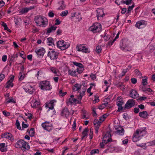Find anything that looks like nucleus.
Wrapping results in <instances>:
<instances>
[{"label": "nucleus", "mask_w": 155, "mask_h": 155, "mask_svg": "<svg viewBox=\"0 0 155 155\" xmlns=\"http://www.w3.org/2000/svg\"><path fill=\"white\" fill-rule=\"evenodd\" d=\"M15 147L17 148H21L23 152L28 150L30 149V146L28 143L22 139L17 141L15 144Z\"/></svg>", "instance_id": "f257e3e1"}, {"label": "nucleus", "mask_w": 155, "mask_h": 155, "mask_svg": "<svg viewBox=\"0 0 155 155\" xmlns=\"http://www.w3.org/2000/svg\"><path fill=\"white\" fill-rule=\"evenodd\" d=\"M34 20L37 25L39 26L45 27L48 22L47 19L46 18L40 15L36 16Z\"/></svg>", "instance_id": "f03ea898"}, {"label": "nucleus", "mask_w": 155, "mask_h": 155, "mask_svg": "<svg viewBox=\"0 0 155 155\" xmlns=\"http://www.w3.org/2000/svg\"><path fill=\"white\" fill-rule=\"evenodd\" d=\"M39 87L41 90H50L52 88L50 82L44 81L41 82L39 83Z\"/></svg>", "instance_id": "7ed1b4c3"}, {"label": "nucleus", "mask_w": 155, "mask_h": 155, "mask_svg": "<svg viewBox=\"0 0 155 155\" xmlns=\"http://www.w3.org/2000/svg\"><path fill=\"white\" fill-rule=\"evenodd\" d=\"M89 29L94 33L100 32L101 31V25L99 23H95L90 27Z\"/></svg>", "instance_id": "20e7f679"}, {"label": "nucleus", "mask_w": 155, "mask_h": 155, "mask_svg": "<svg viewBox=\"0 0 155 155\" xmlns=\"http://www.w3.org/2000/svg\"><path fill=\"white\" fill-rule=\"evenodd\" d=\"M57 46L61 50H63L68 48L70 46V44L63 40L59 41L57 42Z\"/></svg>", "instance_id": "39448f33"}, {"label": "nucleus", "mask_w": 155, "mask_h": 155, "mask_svg": "<svg viewBox=\"0 0 155 155\" xmlns=\"http://www.w3.org/2000/svg\"><path fill=\"white\" fill-rule=\"evenodd\" d=\"M59 53L53 50H51L48 53V56L51 60L56 59L58 57Z\"/></svg>", "instance_id": "423d86ee"}, {"label": "nucleus", "mask_w": 155, "mask_h": 155, "mask_svg": "<svg viewBox=\"0 0 155 155\" xmlns=\"http://www.w3.org/2000/svg\"><path fill=\"white\" fill-rule=\"evenodd\" d=\"M77 51H81L83 52L86 53L90 52V51L86 47L84 46L83 45H77L76 47Z\"/></svg>", "instance_id": "0eeeda50"}, {"label": "nucleus", "mask_w": 155, "mask_h": 155, "mask_svg": "<svg viewBox=\"0 0 155 155\" xmlns=\"http://www.w3.org/2000/svg\"><path fill=\"white\" fill-rule=\"evenodd\" d=\"M135 101V100L133 99L129 100L125 105V108L128 109L132 107L134 105Z\"/></svg>", "instance_id": "6e6552de"}, {"label": "nucleus", "mask_w": 155, "mask_h": 155, "mask_svg": "<svg viewBox=\"0 0 155 155\" xmlns=\"http://www.w3.org/2000/svg\"><path fill=\"white\" fill-rule=\"evenodd\" d=\"M41 125L44 129L48 131H50L52 130L53 126L51 124L47 122L43 123Z\"/></svg>", "instance_id": "1a4fd4ad"}, {"label": "nucleus", "mask_w": 155, "mask_h": 155, "mask_svg": "<svg viewBox=\"0 0 155 155\" xmlns=\"http://www.w3.org/2000/svg\"><path fill=\"white\" fill-rule=\"evenodd\" d=\"M111 135L109 132H107L103 138L104 142L107 144L109 142L112 141V139L111 138Z\"/></svg>", "instance_id": "9d476101"}, {"label": "nucleus", "mask_w": 155, "mask_h": 155, "mask_svg": "<svg viewBox=\"0 0 155 155\" xmlns=\"http://www.w3.org/2000/svg\"><path fill=\"white\" fill-rule=\"evenodd\" d=\"M138 130H136L133 136L132 140L134 142H137L141 139V136Z\"/></svg>", "instance_id": "9b49d317"}, {"label": "nucleus", "mask_w": 155, "mask_h": 155, "mask_svg": "<svg viewBox=\"0 0 155 155\" xmlns=\"http://www.w3.org/2000/svg\"><path fill=\"white\" fill-rule=\"evenodd\" d=\"M23 88L26 92H28L30 94H32L34 92L33 87L29 84H26Z\"/></svg>", "instance_id": "f8f14e48"}, {"label": "nucleus", "mask_w": 155, "mask_h": 155, "mask_svg": "<svg viewBox=\"0 0 155 155\" xmlns=\"http://www.w3.org/2000/svg\"><path fill=\"white\" fill-rule=\"evenodd\" d=\"M56 102V101L55 100H53L50 101L49 102H47L46 104L45 107L48 108L49 109L53 110L54 105V104Z\"/></svg>", "instance_id": "ddd939ff"}, {"label": "nucleus", "mask_w": 155, "mask_h": 155, "mask_svg": "<svg viewBox=\"0 0 155 155\" xmlns=\"http://www.w3.org/2000/svg\"><path fill=\"white\" fill-rule=\"evenodd\" d=\"M35 51L39 57L43 56L45 52V49L42 48L38 49H36Z\"/></svg>", "instance_id": "4468645a"}, {"label": "nucleus", "mask_w": 155, "mask_h": 155, "mask_svg": "<svg viewBox=\"0 0 155 155\" xmlns=\"http://www.w3.org/2000/svg\"><path fill=\"white\" fill-rule=\"evenodd\" d=\"M2 138H8L11 141H13L14 140V138L13 135L9 133H5L3 135H2Z\"/></svg>", "instance_id": "2eb2a0df"}, {"label": "nucleus", "mask_w": 155, "mask_h": 155, "mask_svg": "<svg viewBox=\"0 0 155 155\" xmlns=\"http://www.w3.org/2000/svg\"><path fill=\"white\" fill-rule=\"evenodd\" d=\"M96 11L97 13V19L98 20H99L100 18L103 17V15H104L103 10L101 8H98Z\"/></svg>", "instance_id": "dca6fc26"}, {"label": "nucleus", "mask_w": 155, "mask_h": 155, "mask_svg": "<svg viewBox=\"0 0 155 155\" xmlns=\"http://www.w3.org/2000/svg\"><path fill=\"white\" fill-rule=\"evenodd\" d=\"M14 79V76H12L10 78V80L6 83V88H9L10 87H12L13 86V84L12 82Z\"/></svg>", "instance_id": "f3484780"}, {"label": "nucleus", "mask_w": 155, "mask_h": 155, "mask_svg": "<svg viewBox=\"0 0 155 155\" xmlns=\"http://www.w3.org/2000/svg\"><path fill=\"white\" fill-rule=\"evenodd\" d=\"M70 113L68 109L66 107L64 108L62 110L61 114V116H65L66 117H67L69 115Z\"/></svg>", "instance_id": "a211bd4d"}, {"label": "nucleus", "mask_w": 155, "mask_h": 155, "mask_svg": "<svg viewBox=\"0 0 155 155\" xmlns=\"http://www.w3.org/2000/svg\"><path fill=\"white\" fill-rule=\"evenodd\" d=\"M138 94L134 90H132L130 91V96L132 98H136L138 96Z\"/></svg>", "instance_id": "6ab92c4d"}, {"label": "nucleus", "mask_w": 155, "mask_h": 155, "mask_svg": "<svg viewBox=\"0 0 155 155\" xmlns=\"http://www.w3.org/2000/svg\"><path fill=\"white\" fill-rule=\"evenodd\" d=\"M57 28V27L56 26L51 25L49 28L47 29L46 33L49 34L52 32L54 31Z\"/></svg>", "instance_id": "aec40b11"}, {"label": "nucleus", "mask_w": 155, "mask_h": 155, "mask_svg": "<svg viewBox=\"0 0 155 155\" xmlns=\"http://www.w3.org/2000/svg\"><path fill=\"white\" fill-rule=\"evenodd\" d=\"M69 102L71 104H80L81 103V102H79L78 100L76 98H69V101L67 103H68Z\"/></svg>", "instance_id": "412c9836"}, {"label": "nucleus", "mask_w": 155, "mask_h": 155, "mask_svg": "<svg viewBox=\"0 0 155 155\" xmlns=\"http://www.w3.org/2000/svg\"><path fill=\"white\" fill-rule=\"evenodd\" d=\"M83 91L80 92L79 96H78V98L80 101L81 100L82 97L84 95L85 92L86 91V87H85L84 88H83Z\"/></svg>", "instance_id": "4be33fe9"}, {"label": "nucleus", "mask_w": 155, "mask_h": 155, "mask_svg": "<svg viewBox=\"0 0 155 155\" xmlns=\"http://www.w3.org/2000/svg\"><path fill=\"white\" fill-rule=\"evenodd\" d=\"M138 130H139L140 135L141 136V138H142L143 136L146 135L147 132L145 130V128L143 129H138Z\"/></svg>", "instance_id": "5701e85b"}, {"label": "nucleus", "mask_w": 155, "mask_h": 155, "mask_svg": "<svg viewBox=\"0 0 155 155\" xmlns=\"http://www.w3.org/2000/svg\"><path fill=\"white\" fill-rule=\"evenodd\" d=\"M139 115L140 117L143 118H145L148 116V113L146 111H143L139 112Z\"/></svg>", "instance_id": "b1692460"}, {"label": "nucleus", "mask_w": 155, "mask_h": 155, "mask_svg": "<svg viewBox=\"0 0 155 155\" xmlns=\"http://www.w3.org/2000/svg\"><path fill=\"white\" fill-rule=\"evenodd\" d=\"M82 85L78 84H75L73 87V90L74 91H77L79 90L81 88Z\"/></svg>", "instance_id": "393cba45"}, {"label": "nucleus", "mask_w": 155, "mask_h": 155, "mask_svg": "<svg viewBox=\"0 0 155 155\" xmlns=\"http://www.w3.org/2000/svg\"><path fill=\"white\" fill-rule=\"evenodd\" d=\"M140 89L145 93H147L148 92H150L152 91V89L149 88H147V90H145V87L141 86L140 87Z\"/></svg>", "instance_id": "a878e982"}, {"label": "nucleus", "mask_w": 155, "mask_h": 155, "mask_svg": "<svg viewBox=\"0 0 155 155\" xmlns=\"http://www.w3.org/2000/svg\"><path fill=\"white\" fill-rule=\"evenodd\" d=\"M5 143H0V150L2 152H5L7 150L6 148H5Z\"/></svg>", "instance_id": "bb28decb"}, {"label": "nucleus", "mask_w": 155, "mask_h": 155, "mask_svg": "<svg viewBox=\"0 0 155 155\" xmlns=\"http://www.w3.org/2000/svg\"><path fill=\"white\" fill-rule=\"evenodd\" d=\"M58 3L61 5L58 8V10H63L65 9L66 7V5L64 4V1H62L60 2H59Z\"/></svg>", "instance_id": "cd10ccee"}, {"label": "nucleus", "mask_w": 155, "mask_h": 155, "mask_svg": "<svg viewBox=\"0 0 155 155\" xmlns=\"http://www.w3.org/2000/svg\"><path fill=\"white\" fill-rule=\"evenodd\" d=\"M144 21H140L137 22L135 25V26L136 27L138 28H142L141 26L144 24Z\"/></svg>", "instance_id": "c85d7f7f"}, {"label": "nucleus", "mask_w": 155, "mask_h": 155, "mask_svg": "<svg viewBox=\"0 0 155 155\" xmlns=\"http://www.w3.org/2000/svg\"><path fill=\"white\" fill-rule=\"evenodd\" d=\"M116 132L120 135H123L124 134V129L123 128L121 127Z\"/></svg>", "instance_id": "c756f323"}, {"label": "nucleus", "mask_w": 155, "mask_h": 155, "mask_svg": "<svg viewBox=\"0 0 155 155\" xmlns=\"http://www.w3.org/2000/svg\"><path fill=\"white\" fill-rule=\"evenodd\" d=\"M40 105V103L37 101H35L34 103L31 105L32 107L34 108L39 107Z\"/></svg>", "instance_id": "7c9ffc66"}, {"label": "nucleus", "mask_w": 155, "mask_h": 155, "mask_svg": "<svg viewBox=\"0 0 155 155\" xmlns=\"http://www.w3.org/2000/svg\"><path fill=\"white\" fill-rule=\"evenodd\" d=\"M47 43H48L49 45H54V40L52 38H48L47 39Z\"/></svg>", "instance_id": "2f4dec72"}, {"label": "nucleus", "mask_w": 155, "mask_h": 155, "mask_svg": "<svg viewBox=\"0 0 155 155\" xmlns=\"http://www.w3.org/2000/svg\"><path fill=\"white\" fill-rule=\"evenodd\" d=\"M88 131V129L87 128H85L84 131L82 133V136L81 137L82 140H83V139L87 136V133Z\"/></svg>", "instance_id": "473e14b6"}, {"label": "nucleus", "mask_w": 155, "mask_h": 155, "mask_svg": "<svg viewBox=\"0 0 155 155\" xmlns=\"http://www.w3.org/2000/svg\"><path fill=\"white\" fill-rule=\"evenodd\" d=\"M101 123L100 122H98V124H94V126L95 127V133L96 134H97L98 133V129L99 127L101 126Z\"/></svg>", "instance_id": "72a5a7b5"}, {"label": "nucleus", "mask_w": 155, "mask_h": 155, "mask_svg": "<svg viewBox=\"0 0 155 155\" xmlns=\"http://www.w3.org/2000/svg\"><path fill=\"white\" fill-rule=\"evenodd\" d=\"M68 74L72 76H75L76 75V72L75 71H72L71 69H68Z\"/></svg>", "instance_id": "f704fd0d"}, {"label": "nucleus", "mask_w": 155, "mask_h": 155, "mask_svg": "<svg viewBox=\"0 0 155 155\" xmlns=\"http://www.w3.org/2000/svg\"><path fill=\"white\" fill-rule=\"evenodd\" d=\"M121 4H126L127 5H130L132 2L130 0H126V1L122 0L120 1Z\"/></svg>", "instance_id": "c9c22d12"}, {"label": "nucleus", "mask_w": 155, "mask_h": 155, "mask_svg": "<svg viewBox=\"0 0 155 155\" xmlns=\"http://www.w3.org/2000/svg\"><path fill=\"white\" fill-rule=\"evenodd\" d=\"M29 11V9L28 8H22L21 11H20L19 13L21 14H24L28 12Z\"/></svg>", "instance_id": "e433bc0d"}, {"label": "nucleus", "mask_w": 155, "mask_h": 155, "mask_svg": "<svg viewBox=\"0 0 155 155\" xmlns=\"http://www.w3.org/2000/svg\"><path fill=\"white\" fill-rule=\"evenodd\" d=\"M28 133L31 137L33 136L35 134L34 129L33 128H31L29 131Z\"/></svg>", "instance_id": "4c0bfd02"}, {"label": "nucleus", "mask_w": 155, "mask_h": 155, "mask_svg": "<svg viewBox=\"0 0 155 155\" xmlns=\"http://www.w3.org/2000/svg\"><path fill=\"white\" fill-rule=\"evenodd\" d=\"M99 152V150L98 149H94L91 150L90 152L91 155H93L95 153H98Z\"/></svg>", "instance_id": "58836bf2"}, {"label": "nucleus", "mask_w": 155, "mask_h": 155, "mask_svg": "<svg viewBox=\"0 0 155 155\" xmlns=\"http://www.w3.org/2000/svg\"><path fill=\"white\" fill-rule=\"evenodd\" d=\"M73 64L74 65H76L79 68H83V64L77 62H73Z\"/></svg>", "instance_id": "ea45409f"}, {"label": "nucleus", "mask_w": 155, "mask_h": 155, "mask_svg": "<svg viewBox=\"0 0 155 155\" xmlns=\"http://www.w3.org/2000/svg\"><path fill=\"white\" fill-rule=\"evenodd\" d=\"M110 101V99L109 98H107L104 99V103L103 104L105 106H106L108 104V103Z\"/></svg>", "instance_id": "a19ab883"}, {"label": "nucleus", "mask_w": 155, "mask_h": 155, "mask_svg": "<svg viewBox=\"0 0 155 155\" xmlns=\"http://www.w3.org/2000/svg\"><path fill=\"white\" fill-rule=\"evenodd\" d=\"M147 78H146L144 79H142V83L143 86V87H144L147 84Z\"/></svg>", "instance_id": "79ce46f5"}, {"label": "nucleus", "mask_w": 155, "mask_h": 155, "mask_svg": "<svg viewBox=\"0 0 155 155\" xmlns=\"http://www.w3.org/2000/svg\"><path fill=\"white\" fill-rule=\"evenodd\" d=\"M134 4L133 3L131 6H129L127 10V13L130 12L133 9V8L134 7Z\"/></svg>", "instance_id": "37998d69"}, {"label": "nucleus", "mask_w": 155, "mask_h": 155, "mask_svg": "<svg viewBox=\"0 0 155 155\" xmlns=\"http://www.w3.org/2000/svg\"><path fill=\"white\" fill-rule=\"evenodd\" d=\"M68 13V10H65L61 12L60 14L61 16L63 17L66 16Z\"/></svg>", "instance_id": "c03bdc74"}, {"label": "nucleus", "mask_w": 155, "mask_h": 155, "mask_svg": "<svg viewBox=\"0 0 155 155\" xmlns=\"http://www.w3.org/2000/svg\"><path fill=\"white\" fill-rule=\"evenodd\" d=\"M15 125L16 126V127L18 129L21 130V127L20 125V123L18 120L17 119L16 120Z\"/></svg>", "instance_id": "a18cd8bd"}, {"label": "nucleus", "mask_w": 155, "mask_h": 155, "mask_svg": "<svg viewBox=\"0 0 155 155\" xmlns=\"http://www.w3.org/2000/svg\"><path fill=\"white\" fill-rule=\"evenodd\" d=\"M67 94L66 92H63L62 90H60L58 93L60 96H64Z\"/></svg>", "instance_id": "49530a36"}, {"label": "nucleus", "mask_w": 155, "mask_h": 155, "mask_svg": "<svg viewBox=\"0 0 155 155\" xmlns=\"http://www.w3.org/2000/svg\"><path fill=\"white\" fill-rule=\"evenodd\" d=\"M28 124H25L24 122H23L22 124V129L21 130H24V128H25L28 127Z\"/></svg>", "instance_id": "de8ad7c7"}, {"label": "nucleus", "mask_w": 155, "mask_h": 155, "mask_svg": "<svg viewBox=\"0 0 155 155\" xmlns=\"http://www.w3.org/2000/svg\"><path fill=\"white\" fill-rule=\"evenodd\" d=\"M11 102L15 103V101L14 100L12 97H11V98L6 100V103H8Z\"/></svg>", "instance_id": "09e8293b"}, {"label": "nucleus", "mask_w": 155, "mask_h": 155, "mask_svg": "<svg viewBox=\"0 0 155 155\" xmlns=\"http://www.w3.org/2000/svg\"><path fill=\"white\" fill-rule=\"evenodd\" d=\"M50 70L54 74H57L58 70L56 68L52 67L51 68Z\"/></svg>", "instance_id": "8fccbe9b"}, {"label": "nucleus", "mask_w": 155, "mask_h": 155, "mask_svg": "<svg viewBox=\"0 0 155 155\" xmlns=\"http://www.w3.org/2000/svg\"><path fill=\"white\" fill-rule=\"evenodd\" d=\"M96 49L97 52L98 53H99L101 51V47L100 46H97L96 47Z\"/></svg>", "instance_id": "3c124183"}, {"label": "nucleus", "mask_w": 155, "mask_h": 155, "mask_svg": "<svg viewBox=\"0 0 155 155\" xmlns=\"http://www.w3.org/2000/svg\"><path fill=\"white\" fill-rule=\"evenodd\" d=\"M105 41H108L110 38V36L106 34L103 37Z\"/></svg>", "instance_id": "603ef678"}, {"label": "nucleus", "mask_w": 155, "mask_h": 155, "mask_svg": "<svg viewBox=\"0 0 155 155\" xmlns=\"http://www.w3.org/2000/svg\"><path fill=\"white\" fill-rule=\"evenodd\" d=\"M3 114L5 116L7 117L10 116V113L9 112H7L5 110H4L2 111Z\"/></svg>", "instance_id": "864d4df0"}, {"label": "nucleus", "mask_w": 155, "mask_h": 155, "mask_svg": "<svg viewBox=\"0 0 155 155\" xmlns=\"http://www.w3.org/2000/svg\"><path fill=\"white\" fill-rule=\"evenodd\" d=\"M20 55L23 58H25V54L23 51H21V52L20 53Z\"/></svg>", "instance_id": "5fc2aeb1"}, {"label": "nucleus", "mask_w": 155, "mask_h": 155, "mask_svg": "<svg viewBox=\"0 0 155 155\" xmlns=\"http://www.w3.org/2000/svg\"><path fill=\"white\" fill-rule=\"evenodd\" d=\"M77 72L79 74L82 73L83 70V68H77Z\"/></svg>", "instance_id": "6e6d98bb"}, {"label": "nucleus", "mask_w": 155, "mask_h": 155, "mask_svg": "<svg viewBox=\"0 0 155 155\" xmlns=\"http://www.w3.org/2000/svg\"><path fill=\"white\" fill-rule=\"evenodd\" d=\"M19 79L20 80H23L24 78V75L23 74V75L22 74L21 72H20L19 74Z\"/></svg>", "instance_id": "4d7b16f0"}, {"label": "nucleus", "mask_w": 155, "mask_h": 155, "mask_svg": "<svg viewBox=\"0 0 155 155\" xmlns=\"http://www.w3.org/2000/svg\"><path fill=\"white\" fill-rule=\"evenodd\" d=\"M5 75L2 74H0V82H1L5 78Z\"/></svg>", "instance_id": "13d9d810"}, {"label": "nucleus", "mask_w": 155, "mask_h": 155, "mask_svg": "<svg viewBox=\"0 0 155 155\" xmlns=\"http://www.w3.org/2000/svg\"><path fill=\"white\" fill-rule=\"evenodd\" d=\"M131 81L132 83L133 84H135L137 82V80L135 78H132L131 79Z\"/></svg>", "instance_id": "bf43d9fd"}, {"label": "nucleus", "mask_w": 155, "mask_h": 155, "mask_svg": "<svg viewBox=\"0 0 155 155\" xmlns=\"http://www.w3.org/2000/svg\"><path fill=\"white\" fill-rule=\"evenodd\" d=\"M55 25H59L60 23L61 22L60 21V19L59 18L57 19L55 21Z\"/></svg>", "instance_id": "052dcab7"}, {"label": "nucleus", "mask_w": 155, "mask_h": 155, "mask_svg": "<svg viewBox=\"0 0 155 155\" xmlns=\"http://www.w3.org/2000/svg\"><path fill=\"white\" fill-rule=\"evenodd\" d=\"M48 16L50 17H53L54 16V14L52 12H49L48 14Z\"/></svg>", "instance_id": "680f3d73"}, {"label": "nucleus", "mask_w": 155, "mask_h": 155, "mask_svg": "<svg viewBox=\"0 0 155 155\" xmlns=\"http://www.w3.org/2000/svg\"><path fill=\"white\" fill-rule=\"evenodd\" d=\"M92 111L93 112V116L96 117L97 115V114L96 113L95 109V108L92 109Z\"/></svg>", "instance_id": "e2e57ef3"}, {"label": "nucleus", "mask_w": 155, "mask_h": 155, "mask_svg": "<svg viewBox=\"0 0 155 155\" xmlns=\"http://www.w3.org/2000/svg\"><path fill=\"white\" fill-rule=\"evenodd\" d=\"M140 111V110L139 108H137V107H135L134 109V112L135 113H138Z\"/></svg>", "instance_id": "0e129e2a"}, {"label": "nucleus", "mask_w": 155, "mask_h": 155, "mask_svg": "<svg viewBox=\"0 0 155 155\" xmlns=\"http://www.w3.org/2000/svg\"><path fill=\"white\" fill-rule=\"evenodd\" d=\"M135 73L139 76H141V74L140 72L137 69L135 70Z\"/></svg>", "instance_id": "69168bd1"}, {"label": "nucleus", "mask_w": 155, "mask_h": 155, "mask_svg": "<svg viewBox=\"0 0 155 155\" xmlns=\"http://www.w3.org/2000/svg\"><path fill=\"white\" fill-rule=\"evenodd\" d=\"M33 33H35L39 31V29L36 28H32Z\"/></svg>", "instance_id": "338daca9"}, {"label": "nucleus", "mask_w": 155, "mask_h": 155, "mask_svg": "<svg viewBox=\"0 0 155 155\" xmlns=\"http://www.w3.org/2000/svg\"><path fill=\"white\" fill-rule=\"evenodd\" d=\"M2 60L4 62H5L6 61L7 56L6 55H4L3 56L2 58Z\"/></svg>", "instance_id": "774afa93"}]
</instances>
